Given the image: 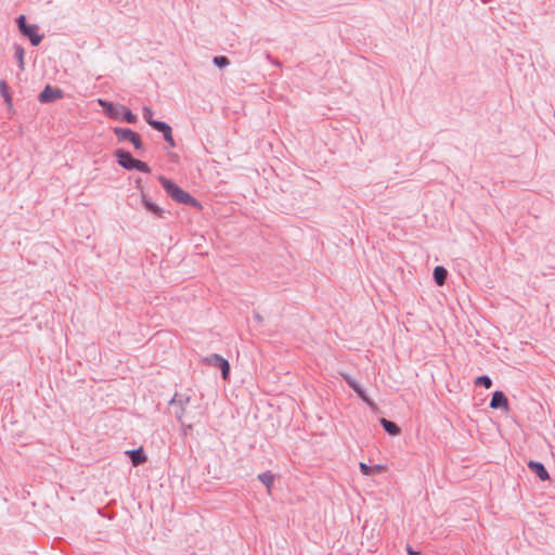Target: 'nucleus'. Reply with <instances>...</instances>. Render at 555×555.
Returning <instances> with one entry per match:
<instances>
[{
    "label": "nucleus",
    "mask_w": 555,
    "mask_h": 555,
    "mask_svg": "<svg viewBox=\"0 0 555 555\" xmlns=\"http://www.w3.org/2000/svg\"><path fill=\"white\" fill-rule=\"evenodd\" d=\"M126 453L129 455L130 461L133 466H139V465L145 463L147 460L142 448L129 450Z\"/></svg>",
    "instance_id": "obj_12"
},
{
    "label": "nucleus",
    "mask_w": 555,
    "mask_h": 555,
    "mask_svg": "<svg viewBox=\"0 0 555 555\" xmlns=\"http://www.w3.org/2000/svg\"><path fill=\"white\" fill-rule=\"evenodd\" d=\"M119 120L126 121L128 124H135L138 121V117L124 105V109H121V116Z\"/></svg>",
    "instance_id": "obj_18"
},
{
    "label": "nucleus",
    "mask_w": 555,
    "mask_h": 555,
    "mask_svg": "<svg viewBox=\"0 0 555 555\" xmlns=\"http://www.w3.org/2000/svg\"><path fill=\"white\" fill-rule=\"evenodd\" d=\"M406 552L409 555H420V551L413 550V547L410 545H406Z\"/></svg>",
    "instance_id": "obj_28"
},
{
    "label": "nucleus",
    "mask_w": 555,
    "mask_h": 555,
    "mask_svg": "<svg viewBox=\"0 0 555 555\" xmlns=\"http://www.w3.org/2000/svg\"><path fill=\"white\" fill-rule=\"evenodd\" d=\"M0 94L2 95L8 105L12 104V96L9 92L8 83L4 80L0 81Z\"/></svg>",
    "instance_id": "obj_19"
},
{
    "label": "nucleus",
    "mask_w": 555,
    "mask_h": 555,
    "mask_svg": "<svg viewBox=\"0 0 555 555\" xmlns=\"http://www.w3.org/2000/svg\"><path fill=\"white\" fill-rule=\"evenodd\" d=\"M142 205L144 206V208L152 212L153 215H155L156 217L158 218H163L164 216V210L163 208H160L158 205H156L155 203H153L150 198H147L144 194H142Z\"/></svg>",
    "instance_id": "obj_13"
},
{
    "label": "nucleus",
    "mask_w": 555,
    "mask_h": 555,
    "mask_svg": "<svg viewBox=\"0 0 555 555\" xmlns=\"http://www.w3.org/2000/svg\"><path fill=\"white\" fill-rule=\"evenodd\" d=\"M142 114L144 120L153 128L154 122H160L159 120L153 119V111L149 106H144L142 108Z\"/></svg>",
    "instance_id": "obj_20"
},
{
    "label": "nucleus",
    "mask_w": 555,
    "mask_h": 555,
    "mask_svg": "<svg viewBox=\"0 0 555 555\" xmlns=\"http://www.w3.org/2000/svg\"><path fill=\"white\" fill-rule=\"evenodd\" d=\"M204 362L208 365L218 367L221 370V376L227 380L230 376V363L223 357L218 353H211L204 359Z\"/></svg>",
    "instance_id": "obj_5"
},
{
    "label": "nucleus",
    "mask_w": 555,
    "mask_h": 555,
    "mask_svg": "<svg viewBox=\"0 0 555 555\" xmlns=\"http://www.w3.org/2000/svg\"><path fill=\"white\" fill-rule=\"evenodd\" d=\"M360 472L365 475V476H370V475H373V468L371 465H367L365 463H360Z\"/></svg>",
    "instance_id": "obj_27"
},
{
    "label": "nucleus",
    "mask_w": 555,
    "mask_h": 555,
    "mask_svg": "<svg viewBox=\"0 0 555 555\" xmlns=\"http://www.w3.org/2000/svg\"><path fill=\"white\" fill-rule=\"evenodd\" d=\"M114 157L120 167L126 170H133V163L135 158H133L129 152L118 149L114 152Z\"/></svg>",
    "instance_id": "obj_8"
},
{
    "label": "nucleus",
    "mask_w": 555,
    "mask_h": 555,
    "mask_svg": "<svg viewBox=\"0 0 555 555\" xmlns=\"http://www.w3.org/2000/svg\"><path fill=\"white\" fill-rule=\"evenodd\" d=\"M16 23L20 33L24 37L28 38L34 47H37L41 42L43 35L39 34L38 25L27 24L25 15H20L16 20Z\"/></svg>",
    "instance_id": "obj_2"
},
{
    "label": "nucleus",
    "mask_w": 555,
    "mask_h": 555,
    "mask_svg": "<svg viewBox=\"0 0 555 555\" xmlns=\"http://www.w3.org/2000/svg\"><path fill=\"white\" fill-rule=\"evenodd\" d=\"M258 479L270 491V489H271V487L273 486V482H274V475L270 470H267V472H263V473L259 474L258 475Z\"/></svg>",
    "instance_id": "obj_17"
},
{
    "label": "nucleus",
    "mask_w": 555,
    "mask_h": 555,
    "mask_svg": "<svg viewBox=\"0 0 555 555\" xmlns=\"http://www.w3.org/2000/svg\"><path fill=\"white\" fill-rule=\"evenodd\" d=\"M379 423H380L382 427L384 428V430L387 434H389L390 436H397L401 431L400 427L392 421L382 417L379 420Z\"/></svg>",
    "instance_id": "obj_14"
},
{
    "label": "nucleus",
    "mask_w": 555,
    "mask_h": 555,
    "mask_svg": "<svg viewBox=\"0 0 555 555\" xmlns=\"http://www.w3.org/2000/svg\"><path fill=\"white\" fill-rule=\"evenodd\" d=\"M113 133L118 142L129 141L135 150H143L144 147L141 135L130 128L115 127L113 128Z\"/></svg>",
    "instance_id": "obj_4"
},
{
    "label": "nucleus",
    "mask_w": 555,
    "mask_h": 555,
    "mask_svg": "<svg viewBox=\"0 0 555 555\" xmlns=\"http://www.w3.org/2000/svg\"><path fill=\"white\" fill-rule=\"evenodd\" d=\"M191 402V397L181 393H175V396L169 401V406L172 409V413L178 422H182L185 420L186 406Z\"/></svg>",
    "instance_id": "obj_3"
},
{
    "label": "nucleus",
    "mask_w": 555,
    "mask_h": 555,
    "mask_svg": "<svg viewBox=\"0 0 555 555\" xmlns=\"http://www.w3.org/2000/svg\"><path fill=\"white\" fill-rule=\"evenodd\" d=\"M138 170V171H141V172H144V173H150L151 172V168L149 167V165L142 160H139V159H135L134 163H133V170Z\"/></svg>",
    "instance_id": "obj_22"
},
{
    "label": "nucleus",
    "mask_w": 555,
    "mask_h": 555,
    "mask_svg": "<svg viewBox=\"0 0 555 555\" xmlns=\"http://www.w3.org/2000/svg\"><path fill=\"white\" fill-rule=\"evenodd\" d=\"M267 59L271 61L274 65L280 66V63L278 61L272 60L270 54H267Z\"/></svg>",
    "instance_id": "obj_30"
},
{
    "label": "nucleus",
    "mask_w": 555,
    "mask_h": 555,
    "mask_svg": "<svg viewBox=\"0 0 555 555\" xmlns=\"http://www.w3.org/2000/svg\"><path fill=\"white\" fill-rule=\"evenodd\" d=\"M153 129L157 130L158 132H160L163 134L164 140L169 144L170 147L176 146V141L172 137V129L167 122H165V121L154 122Z\"/></svg>",
    "instance_id": "obj_9"
},
{
    "label": "nucleus",
    "mask_w": 555,
    "mask_h": 555,
    "mask_svg": "<svg viewBox=\"0 0 555 555\" xmlns=\"http://www.w3.org/2000/svg\"><path fill=\"white\" fill-rule=\"evenodd\" d=\"M13 49H14V57L18 63V67L21 70H24L25 69V61H24L25 50L21 44H17V43H14Z\"/></svg>",
    "instance_id": "obj_16"
},
{
    "label": "nucleus",
    "mask_w": 555,
    "mask_h": 555,
    "mask_svg": "<svg viewBox=\"0 0 555 555\" xmlns=\"http://www.w3.org/2000/svg\"><path fill=\"white\" fill-rule=\"evenodd\" d=\"M344 380L347 383V385L354 391V387H359L360 384L351 377L349 374H343Z\"/></svg>",
    "instance_id": "obj_26"
},
{
    "label": "nucleus",
    "mask_w": 555,
    "mask_h": 555,
    "mask_svg": "<svg viewBox=\"0 0 555 555\" xmlns=\"http://www.w3.org/2000/svg\"><path fill=\"white\" fill-rule=\"evenodd\" d=\"M373 474L382 473L384 470V467L382 465H374L372 466Z\"/></svg>",
    "instance_id": "obj_29"
},
{
    "label": "nucleus",
    "mask_w": 555,
    "mask_h": 555,
    "mask_svg": "<svg viewBox=\"0 0 555 555\" xmlns=\"http://www.w3.org/2000/svg\"><path fill=\"white\" fill-rule=\"evenodd\" d=\"M528 467L540 480H550V474L541 462L530 461Z\"/></svg>",
    "instance_id": "obj_11"
},
{
    "label": "nucleus",
    "mask_w": 555,
    "mask_h": 555,
    "mask_svg": "<svg viewBox=\"0 0 555 555\" xmlns=\"http://www.w3.org/2000/svg\"><path fill=\"white\" fill-rule=\"evenodd\" d=\"M212 63L219 68H223L230 64V60L224 55L215 56Z\"/></svg>",
    "instance_id": "obj_23"
},
{
    "label": "nucleus",
    "mask_w": 555,
    "mask_h": 555,
    "mask_svg": "<svg viewBox=\"0 0 555 555\" xmlns=\"http://www.w3.org/2000/svg\"><path fill=\"white\" fill-rule=\"evenodd\" d=\"M180 425H181V435L183 437H186L189 434H191V431L193 430V424L192 423H186L185 420L182 421V422H179Z\"/></svg>",
    "instance_id": "obj_25"
},
{
    "label": "nucleus",
    "mask_w": 555,
    "mask_h": 555,
    "mask_svg": "<svg viewBox=\"0 0 555 555\" xmlns=\"http://www.w3.org/2000/svg\"><path fill=\"white\" fill-rule=\"evenodd\" d=\"M434 280L438 286L444 285L448 278V270L442 266H437L434 269Z\"/></svg>",
    "instance_id": "obj_15"
},
{
    "label": "nucleus",
    "mask_w": 555,
    "mask_h": 555,
    "mask_svg": "<svg viewBox=\"0 0 555 555\" xmlns=\"http://www.w3.org/2000/svg\"><path fill=\"white\" fill-rule=\"evenodd\" d=\"M158 180L166 193L177 203L189 205L194 208L202 207L201 203L195 197H193L189 192L182 190L171 180L164 176H159Z\"/></svg>",
    "instance_id": "obj_1"
},
{
    "label": "nucleus",
    "mask_w": 555,
    "mask_h": 555,
    "mask_svg": "<svg viewBox=\"0 0 555 555\" xmlns=\"http://www.w3.org/2000/svg\"><path fill=\"white\" fill-rule=\"evenodd\" d=\"M489 405L491 409L494 410L501 409L504 411H508V399L503 391L496 390L493 392Z\"/></svg>",
    "instance_id": "obj_10"
},
{
    "label": "nucleus",
    "mask_w": 555,
    "mask_h": 555,
    "mask_svg": "<svg viewBox=\"0 0 555 555\" xmlns=\"http://www.w3.org/2000/svg\"><path fill=\"white\" fill-rule=\"evenodd\" d=\"M475 385L476 386H482V387L489 389L492 386V379L489 376H487V375L478 376L475 379Z\"/></svg>",
    "instance_id": "obj_21"
},
{
    "label": "nucleus",
    "mask_w": 555,
    "mask_h": 555,
    "mask_svg": "<svg viewBox=\"0 0 555 555\" xmlns=\"http://www.w3.org/2000/svg\"><path fill=\"white\" fill-rule=\"evenodd\" d=\"M63 96L64 92L62 89L47 85L39 93L38 100L40 103H51L55 100L62 99Z\"/></svg>",
    "instance_id": "obj_6"
},
{
    "label": "nucleus",
    "mask_w": 555,
    "mask_h": 555,
    "mask_svg": "<svg viewBox=\"0 0 555 555\" xmlns=\"http://www.w3.org/2000/svg\"><path fill=\"white\" fill-rule=\"evenodd\" d=\"M256 320L261 321V317L259 314H256Z\"/></svg>",
    "instance_id": "obj_31"
},
{
    "label": "nucleus",
    "mask_w": 555,
    "mask_h": 555,
    "mask_svg": "<svg viewBox=\"0 0 555 555\" xmlns=\"http://www.w3.org/2000/svg\"><path fill=\"white\" fill-rule=\"evenodd\" d=\"M99 105L103 108L105 115L111 119L119 120L124 105L115 104L103 99L98 100Z\"/></svg>",
    "instance_id": "obj_7"
},
{
    "label": "nucleus",
    "mask_w": 555,
    "mask_h": 555,
    "mask_svg": "<svg viewBox=\"0 0 555 555\" xmlns=\"http://www.w3.org/2000/svg\"><path fill=\"white\" fill-rule=\"evenodd\" d=\"M354 392L358 395L359 398H361L364 402L369 403V404H373V402L371 401V399L367 397L365 390L362 388V386L360 385L359 387H354Z\"/></svg>",
    "instance_id": "obj_24"
}]
</instances>
